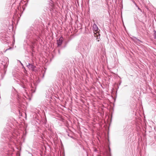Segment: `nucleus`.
<instances>
[{"label": "nucleus", "instance_id": "f257e3e1", "mask_svg": "<svg viewBox=\"0 0 156 156\" xmlns=\"http://www.w3.org/2000/svg\"><path fill=\"white\" fill-rule=\"evenodd\" d=\"M63 37H61L57 41L58 47H59L61 46L63 41Z\"/></svg>", "mask_w": 156, "mask_h": 156}, {"label": "nucleus", "instance_id": "f03ea898", "mask_svg": "<svg viewBox=\"0 0 156 156\" xmlns=\"http://www.w3.org/2000/svg\"><path fill=\"white\" fill-rule=\"evenodd\" d=\"M27 67L29 69L32 70V71H34V69L36 67L34 65L29 63H28V65H27Z\"/></svg>", "mask_w": 156, "mask_h": 156}, {"label": "nucleus", "instance_id": "7ed1b4c3", "mask_svg": "<svg viewBox=\"0 0 156 156\" xmlns=\"http://www.w3.org/2000/svg\"><path fill=\"white\" fill-rule=\"evenodd\" d=\"M93 29L95 31H97L98 30V27L95 23H94L93 25Z\"/></svg>", "mask_w": 156, "mask_h": 156}, {"label": "nucleus", "instance_id": "20e7f679", "mask_svg": "<svg viewBox=\"0 0 156 156\" xmlns=\"http://www.w3.org/2000/svg\"><path fill=\"white\" fill-rule=\"evenodd\" d=\"M7 38L5 35H0V39L2 40H6Z\"/></svg>", "mask_w": 156, "mask_h": 156}, {"label": "nucleus", "instance_id": "39448f33", "mask_svg": "<svg viewBox=\"0 0 156 156\" xmlns=\"http://www.w3.org/2000/svg\"><path fill=\"white\" fill-rule=\"evenodd\" d=\"M154 38L156 39V31L155 30H154Z\"/></svg>", "mask_w": 156, "mask_h": 156}, {"label": "nucleus", "instance_id": "423d86ee", "mask_svg": "<svg viewBox=\"0 0 156 156\" xmlns=\"http://www.w3.org/2000/svg\"><path fill=\"white\" fill-rule=\"evenodd\" d=\"M135 5H136V6L137 7H138V10H140L141 11V10L140 9V8L139 7H138V6L136 5V4L135 3Z\"/></svg>", "mask_w": 156, "mask_h": 156}, {"label": "nucleus", "instance_id": "0eeeda50", "mask_svg": "<svg viewBox=\"0 0 156 156\" xmlns=\"http://www.w3.org/2000/svg\"><path fill=\"white\" fill-rule=\"evenodd\" d=\"M5 60L7 61V62L8 61V59L7 58V57H5Z\"/></svg>", "mask_w": 156, "mask_h": 156}, {"label": "nucleus", "instance_id": "6e6552de", "mask_svg": "<svg viewBox=\"0 0 156 156\" xmlns=\"http://www.w3.org/2000/svg\"><path fill=\"white\" fill-rule=\"evenodd\" d=\"M5 134L4 133H3L2 134V136H3L5 138L6 137V136H4V135H5Z\"/></svg>", "mask_w": 156, "mask_h": 156}, {"label": "nucleus", "instance_id": "1a4fd4ad", "mask_svg": "<svg viewBox=\"0 0 156 156\" xmlns=\"http://www.w3.org/2000/svg\"><path fill=\"white\" fill-rule=\"evenodd\" d=\"M50 1H49V2L50 3H52V0H50Z\"/></svg>", "mask_w": 156, "mask_h": 156}, {"label": "nucleus", "instance_id": "9d476101", "mask_svg": "<svg viewBox=\"0 0 156 156\" xmlns=\"http://www.w3.org/2000/svg\"><path fill=\"white\" fill-rule=\"evenodd\" d=\"M21 63V65L23 66V67H24L23 66V64L22 63Z\"/></svg>", "mask_w": 156, "mask_h": 156}, {"label": "nucleus", "instance_id": "9b49d317", "mask_svg": "<svg viewBox=\"0 0 156 156\" xmlns=\"http://www.w3.org/2000/svg\"><path fill=\"white\" fill-rule=\"evenodd\" d=\"M18 61L19 62H20V63H21L20 61V60H18Z\"/></svg>", "mask_w": 156, "mask_h": 156}, {"label": "nucleus", "instance_id": "f8f14e48", "mask_svg": "<svg viewBox=\"0 0 156 156\" xmlns=\"http://www.w3.org/2000/svg\"><path fill=\"white\" fill-rule=\"evenodd\" d=\"M137 41H140V42H141L140 40H137Z\"/></svg>", "mask_w": 156, "mask_h": 156}, {"label": "nucleus", "instance_id": "ddd939ff", "mask_svg": "<svg viewBox=\"0 0 156 156\" xmlns=\"http://www.w3.org/2000/svg\"><path fill=\"white\" fill-rule=\"evenodd\" d=\"M58 52L59 53H60V51H58Z\"/></svg>", "mask_w": 156, "mask_h": 156}, {"label": "nucleus", "instance_id": "4468645a", "mask_svg": "<svg viewBox=\"0 0 156 156\" xmlns=\"http://www.w3.org/2000/svg\"><path fill=\"white\" fill-rule=\"evenodd\" d=\"M0 60H1V59H0Z\"/></svg>", "mask_w": 156, "mask_h": 156}]
</instances>
